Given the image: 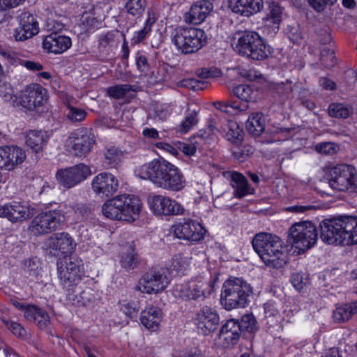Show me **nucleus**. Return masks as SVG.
Returning a JSON list of instances; mask_svg holds the SVG:
<instances>
[{"label": "nucleus", "mask_w": 357, "mask_h": 357, "mask_svg": "<svg viewBox=\"0 0 357 357\" xmlns=\"http://www.w3.org/2000/svg\"><path fill=\"white\" fill-rule=\"evenodd\" d=\"M238 320L231 319L222 325L219 333V339L225 347L234 346L238 342L241 335Z\"/></svg>", "instance_id": "23"}, {"label": "nucleus", "mask_w": 357, "mask_h": 357, "mask_svg": "<svg viewBox=\"0 0 357 357\" xmlns=\"http://www.w3.org/2000/svg\"><path fill=\"white\" fill-rule=\"evenodd\" d=\"M8 153H7V146H0V168L2 169L10 171L9 165H10L8 160Z\"/></svg>", "instance_id": "60"}, {"label": "nucleus", "mask_w": 357, "mask_h": 357, "mask_svg": "<svg viewBox=\"0 0 357 357\" xmlns=\"http://www.w3.org/2000/svg\"><path fill=\"white\" fill-rule=\"evenodd\" d=\"M234 49L239 54L253 60H263L268 56L266 44L255 31H245L240 35Z\"/></svg>", "instance_id": "7"}, {"label": "nucleus", "mask_w": 357, "mask_h": 357, "mask_svg": "<svg viewBox=\"0 0 357 357\" xmlns=\"http://www.w3.org/2000/svg\"><path fill=\"white\" fill-rule=\"evenodd\" d=\"M120 263L121 266L128 271L137 268L139 260L134 250L131 249L128 253L123 255Z\"/></svg>", "instance_id": "42"}, {"label": "nucleus", "mask_w": 357, "mask_h": 357, "mask_svg": "<svg viewBox=\"0 0 357 357\" xmlns=\"http://www.w3.org/2000/svg\"><path fill=\"white\" fill-rule=\"evenodd\" d=\"M141 208L142 203L137 197L123 195L105 203L102 211L109 219L132 222L138 218Z\"/></svg>", "instance_id": "3"}, {"label": "nucleus", "mask_w": 357, "mask_h": 357, "mask_svg": "<svg viewBox=\"0 0 357 357\" xmlns=\"http://www.w3.org/2000/svg\"><path fill=\"white\" fill-rule=\"evenodd\" d=\"M71 45L70 38L56 32L46 36L43 41V49L47 52L56 54L66 52L71 47Z\"/></svg>", "instance_id": "25"}, {"label": "nucleus", "mask_w": 357, "mask_h": 357, "mask_svg": "<svg viewBox=\"0 0 357 357\" xmlns=\"http://www.w3.org/2000/svg\"><path fill=\"white\" fill-rule=\"evenodd\" d=\"M252 293L251 286L242 278H230L222 285L220 303L227 310L245 307Z\"/></svg>", "instance_id": "4"}, {"label": "nucleus", "mask_w": 357, "mask_h": 357, "mask_svg": "<svg viewBox=\"0 0 357 357\" xmlns=\"http://www.w3.org/2000/svg\"><path fill=\"white\" fill-rule=\"evenodd\" d=\"M22 28V27L19 25V26L16 28L15 30L14 37L16 40L24 41L29 38H32L34 36L29 31H26L25 32V30Z\"/></svg>", "instance_id": "61"}, {"label": "nucleus", "mask_w": 357, "mask_h": 357, "mask_svg": "<svg viewBox=\"0 0 357 357\" xmlns=\"http://www.w3.org/2000/svg\"><path fill=\"white\" fill-rule=\"evenodd\" d=\"M47 90L38 84L26 86L18 97L19 104L29 111H37L47 102Z\"/></svg>", "instance_id": "12"}, {"label": "nucleus", "mask_w": 357, "mask_h": 357, "mask_svg": "<svg viewBox=\"0 0 357 357\" xmlns=\"http://www.w3.org/2000/svg\"><path fill=\"white\" fill-rule=\"evenodd\" d=\"M96 136L91 128H82L70 134L65 142L66 149L75 156H82L91 151Z\"/></svg>", "instance_id": "10"}, {"label": "nucleus", "mask_w": 357, "mask_h": 357, "mask_svg": "<svg viewBox=\"0 0 357 357\" xmlns=\"http://www.w3.org/2000/svg\"><path fill=\"white\" fill-rule=\"evenodd\" d=\"M25 142L28 147L31 149L34 152L40 151L49 139V135L45 130H29L25 136Z\"/></svg>", "instance_id": "30"}, {"label": "nucleus", "mask_w": 357, "mask_h": 357, "mask_svg": "<svg viewBox=\"0 0 357 357\" xmlns=\"http://www.w3.org/2000/svg\"><path fill=\"white\" fill-rule=\"evenodd\" d=\"M317 208V207L312 203L302 201L296 205L287 207L286 211L294 213H303Z\"/></svg>", "instance_id": "50"}, {"label": "nucleus", "mask_w": 357, "mask_h": 357, "mask_svg": "<svg viewBox=\"0 0 357 357\" xmlns=\"http://www.w3.org/2000/svg\"><path fill=\"white\" fill-rule=\"evenodd\" d=\"M220 318L215 310L203 307L195 315L194 324L199 333L207 335L215 331L219 324Z\"/></svg>", "instance_id": "18"}, {"label": "nucleus", "mask_w": 357, "mask_h": 357, "mask_svg": "<svg viewBox=\"0 0 357 357\" xmlns=\"http://www.w3.org/2000/svg\"><path fill=\"white\" fill-rule=\"evenodd\" d=\"M229 7L232 12L250 16L261 10L263 0H229Z\"/></svg>", "instance_id": "26"}, {"label": "nucleus", "mask_w": 357, "mask_h": 357, "mask_svg": "<svg viewBox=\"0 0 357 357\" xmlns=\"http://www.w3.org/2000/svg\"><path fill=\"white\" fill-rule=\"evenodd\" d=\"M136 176L142 179H149L156 187L178 192L185 185L182 172L169 161L163 159H154L145 163L135 170Z\"/></svg>", "instance_id": "1"}, {"label": "nucleus", "mask_w": 357, "mask_h": 357, "mask_svg": "<svg viewBox=\"0 0 357 357\" xmlns=\"http://www.w3.org/2000/svg\"><path fill=\"white\" fill-rule=\"evenodd\" d=\"M19 25L24 29L25 31H29L33 35H36L38 32V23L35 17L27 12L22 13L19 16Z\"/></svg>", "instance_id": "38"}, {"label": "nucleus", "mask_w": 357, "mask_h": 357, "mask_svg": "<svg viewBox=\"0 0 357 357\" xmlns=\"http://www.w3.org/2000/svg\"><path fill=\"white\" fill-rule=\"evenodd\" d=\"M169 283V280L164 273L151 270L140 278L135 289L148 294H158L165 290Z\"/></svg>", "instance_id": "14"}, {"label": "nucleus", "mask_w": 357, "mask_h": 357, "mask_svg": "<svg viewBox=\"0 0 357 357\" xmlns=\"http://www.w3.org/2000/svg\"><path fill=\"white\" fill-rule=\"evenodd\" d=\"M47 246L54 251V255L72 253L76 248V243L68 233H56L47 240Z\"/></svg>", "instance_id": "21"}, {"label": "nucleus", "mask_w": 357, "mask_h": 357, "mask_svg": "<svg viewBox=\"0 0 357 357\" xmlns=\"http://www.w3.org/2000/svg\"><path fill=\"white\" fill-rule=\"evenodd\" d=\"M84 269L82 260L76 256H70L57 264V273L63 287L69 292L81 280V273Z\"/></svg>", "instance_id": "9"}, {"label": "nucleus", "mask_w": 357, "mask_h": 357, "mask_svg": "<svg viewBox=\"0 0 357 357\" xmlns=\"http://www.w3.org/2000/svg\"><path fill=\"white\" fill-rule=\"evenodd\" d=\"M336 150V145L332 142H323L315 146V151L324 155H333Z\"/></svg>", "instance_id": "57"}, {"label": "nucleus", "mask_w": 357, "mask_h": 357, "mask_svg": "<svg viewBox=\"0 0 357 357\" xmlns=\"http://www.w3.org/2000/svg\"><path fill=\"white\" fill-rule=\"evenodd\" d=\"M252 245L267 266L278 269L287 264V254L282 240L278 236L267 232H259L253 237Z\"/></svg>", "instance_id": "2"}, {"label": "nucleus", "mask_w": 357, "mask_h": 357, "mask_svg": "<svg viewBox=\"0 0 357 357\" xmlns=\"http://www.w3.org/2000/svg\"><path fill=\"white\" fill-rule=\"evenodd\" d=\"M39 307L33 304H28L25 308L24 312V317L29 321H33L36 320V317L38 315Z\"/></svg>", "instance_id": "59"}, {"label": "nucleus", "mask_w": 357, "mask_h": 357, "mask_svg": "<svg viewBox=\"0 0 357 357\" xmlns=\"http://www.w3.org/2000/svg\"><path fill=\"white\" fill-rule=\"evenodd\" d=\"M91 174V169L87 165L79 163L58 170L56 178L63 187L69 189L84 181Z\"/></svg>", "instance_id": "13"}, {"label": "nucleus", "mask_w": 357, "mask_h": 357, "mask_svg": "<svg viewBox=\"0 0 357 357\" xmlns=\"http://www.w3.org/2000/svg\"><path fill=\"white\" fill-rule=\"evenodd\" d=\"M179 86L193 91H198L205 89L207 84L196 79H184L179 82Z\"/></svg>", "instance_id": "51"}, {"label": "nucleus", "mask_w": 357, "mask_h": 357, "mask_svg": "<svg viewBox=\"0 0 357 357\" xmlns=\"http://www.w3.org/2000/svg\"><path fill=\"white\" fill-rule=\"evenodd\" d=\"M101 24V20H98L93 15H83L82 25L85 31H91L98 29Z\"/></svg>", "instance_id": "49"}, {"label": "nucleus", "mask_w": 357, "mask_h": 357, "mask_svg": "<svg viewBox=\"0 0 357 357\" xmlns=\"http://www.w3.org/2000/svg\"><path fill=\"white\" fill-rule=\"evenodd\" d=\"M123 152L114 146L107 147L104 153V162L110 167H116L121 161Z\"/></svg>", "instance_id": "35"}, {"label": "nucleus", "mask_w": 357, "mask_h": 357, "mask_svg": "<svg viewBox=\"0 0 357 357\" xmlns=\"http://www.w3.org/2000/svg\"><path fill=\"white\" fill-rule=\"evenodd\" d=\"M275 90L283 98H289L293 91L291 82H287L286 83H278L275 86Z\"/></svg>", "instance_id": "55"}, {"label": "nucleus", "mask_w": 357, "mask_h": 357, "mask_svg": "<svg viewBox=\"0 0 357 357\" xmlns=\"http://www.w3.org/2000/svg\"><path fill=\"white\" fill-rule=\"evenodd\" d=\"M347 245L357 244V216L347 215Z\"/></svg>", "instance_id": "40"}, {"label": "nucleus", "mask_w": 357, "mask_h": 357, "mask_svg": "<svg viewBox=\"0 0 357 357\" xmlns=\"http://www.w3.org/2000/svg\"><path fill=\"white\" fill-rule=\"evenodd\" d=\"M331 117L347 119L353 113V108L343 103H331L328 109Z\"/></svg>", "instance_id": "37"}, {"label": "nucleus", "mask_w": 357, "mask_h": 357, "mask_svg": "<svg viewBox=\"0 0 357 357\" xmlns=\"http://www.w3.org/2000/svg\"><path fill=\"white\" fill-rule=\"evenodd\" d=\"M175 145L177 147V151H182L186 155L192 156L196 153V146L192 144L178 141Z\"/></svg>", "instance_id": "58"}, {"label": "nucleus", "mask_w": 357, "mask_h": 357, "mask_svg": "<svg viewBox=\"0 0 357 357\" xmlns=\"http://www.w3.org/2000/svg\"><path fill=\"white\" fill-rule=\"evenodd\" d=\"M282 8L275 1L269 3V13L266 16L264 29L267 34L273 37L278 31L282 20Z\"/></svg>", "instance_id": "28"}, {"label": "nucleus", "mask_w": 357, "mask_h": 357, "mask_svg": "<svg viewBox=\"0 0 357 357\" xmlns=\"http://www.w3.org/2000/svg\"><path fill=\"white\" fill-rule=\"evenodd\" d=\"M239 323L242 332L245 331L250 333H254L258 330L257 320L252 314H244Z\"/></svg>", "instance_id": "43"}, {"label": "nucleus", "mask_w": 357, "mask_h": 357, "mask_svg": "<svg viewBox=\"0 0 357 357\" xmlns=\"http://www.w3.org/2000/svg\"><path fill=\"white\" fill-rule=\"evenodd\" d=\"M71 208L78 216L82 218L84 217L89 211V208L83 204H75L71 206Z\"/></svg>", "instance_id": "64"}, {"label": "nucleus", "mask_w": 357, "mask_h": 357, "mask_svg": "<svg viewBox=\"0 0 357 357\" xmlns=\"http://www.w3.org/2000/svg\"><path fill=\"white\" fill-rule=\"evenodd\" d=\"M210 283H204L202 281L190 282L188 284H177L175 291L179 293V296L185 299H197L205 297L210 294Z\"/></svg>", "instance_id": "22"}, {"label": "nucleus", "mask_w": 357, "mask_h": 357, "mask_svg": "<svg viewBox=\"0 0 357 357\" xmlns=\"http://www.w3.org/2000/svg\"><path fill=\"white\" fill-rule=\"evenodd\" d=\"M356 314L353 303L337 307L333 312V317L335 321L344 322Z\"/></svg>", "instance_id": "39"}, {"label": "nucleus", "mask_w": 357, "mask_h": 357, "mask_svg": "<svg viewBox=\"0 0 357 357\" xmlns=\"http://www.w3.org/2000/svg\"><path fill=\"white\" fill-rule=\"evenodd\" d=\"M248 132L255 137H259L265 129V118L262 113H252L245 123Z\"/></svg>", "instance_id": "31"}, {"label": "nucleus", "mask_w": 357, "mask_h": 357, "mask_svg": "<svg viewBox=\"0 0 357 357\" xmlns=\"http://www.w3.org/2000/svg\"><path fill=\"white\" fill-rule=\"evenodd\" d=\"M213 8V5L210 1H197L191 6L190 10L185 15V20L192 24H199L205 20Z\"/></svg>", "instance_id": "24"}, {"label": "nucleus", "mask_w": 357, "mask_h": 357, "mask_svg": "<svg viewBox=\"0 0 357 357\" xmlns=\"http://www.w3.org/2000/svg\"><path fill=\"white\" fill-rule=\"evenodd\" d=\"M136 65L137 66V68L143 73L147 72L149 68L146 57L144 55H139L137 56Z\"/></svg>", "instance_id": "63"}, {"label": "nucleus", "mask_w": 357, "mask_h": 357, "mask_svg": "<svg viewBox=\"0 0 357 357\" xmlns=\"http://www.w3.org/2000/svg\"><path fill=\"white\" fill-rule=\"evenodd\" d=\"M232 155L239 162H243L247 160L250 153L248 150H243L237 147L232 151Z\"/></svg>", "instance_id": "62"}, {"label": "nucleus", "mask_w": 357, "mask_h": 357, "mask_svg": "<svg viewBox=\"0 0 357 357\" xmlns=\"http://www.w3.org/2000/svg\"><path fill=\"white\" fill-rule=\"evenodd\" d=\"M61 211L51 210L37 215L31 222L29 230L36 236L51 233L64 222Z\"/></svg>", "instance_id": "11"}, {"label": "nucleus", "mask_w": 357, "mask_h": 357, "mask_svg": "<svg viewBox=\"0 0 357 357\" xmlns=\"http://www.w3.org/2000/svg\"><path fill=\"white\" fill-rule=\"evenodd\" d=\"M353 168L346 165H338L330 171L328 183L330 186L336 190L346 191L354 190L355 178Z\"/></svg>", "instance_id": "15"}, {"label": "nucleus", "mask_w": 357, "mask_h": 357, "mask_svg": "<svg viewBox=\"0 0 357 357\" xmlns=\"http://www.w3.org/2000/svg\"><path fill=\"white\" fill-rule=\"evenodd\" d=\"M206 230L197 221L188 220L174 227V234L179 239L197 242L204 238Z\"/></svg>", "instance_id": "20"}, {"label": "nucleus", "mask_w": 357, "mask_h": 357, "mask_svg": "<svg viewBox=\"0 0 357 357\" xmlns=\"http://www.w3.org/2000/svg\"><path fill=\"white\" fill-rule=\"evenodd\" d=\"M139 89V86L136 84H118L108 88L107 93L115 99H121L130 92H137Z\"/></svg>", "instance_id": "36"}, {"label": "nucleus", "mask_w": 357, "mask_h": 357, "mask_svg": "<svg viewBox=\"0 0 357 357\" xmlns=\"http://www.w3.org/2000/svg\"><path fill=\"white\" fill-rule=\"evenodd\" d=\"M91 188L95 194L103 197L113 195L119 188L117 178L111 173L102 172L96 175L91 181Z\"/></svg>", "instance_id": "19"}, {"label": "nucleus", "mask_w": 357, "mask_h": 357, "mask_svg": "<svg viewBox=\"0 0 357 357\" xmlns=\"http://www.w3.org/2000/svg\"><path fill=\"white\" fill-rule=\"evenodd\" d=\"M224 175L227 178H230V183L234 189V195L236 197L241 199L254 193L255 190L249 185L248 180L242 174L237 172H226Z\"/></svg>", "instance_id": "27"}, {"label": "nucleus", "mask_w": 357, "mask_h": 357, "mask_svg": "<svg viewBox=\"0 0 357 357\" xmlns=\"http://www.w3.org/2000/svg\"><path fill=\"white\" fill-rule=\"evenodd\" d=\"M197 113L195 110L190 111L186 115L185 120L181 123L179 132L181 133L188 132L195 125L197 124Z\"/></svg>", "instance_id": "46"}, {"label": "nucleus", "mask_w": 357, "mask_h": 357, "mask_svg": "<svg viewBox=\"0 0 357 357\" xmlns=\"http://www.w3.org/2000/svg\"><path fill=\"white\" fill-rule=\"evenodd\" d=\"M148 203L155 215H178L184 212L181 204L166 196L153 195L148 199Z\"/></svg>", "instance_id": "16"}, {"label": "nucleus", "mask_w": 357, "mask_h": 357, "mask_svg": "<svg viewBox=\"0 0 357 357\" xmlns=\"http://www.w3.org/2000/svg\"><path fill=\"white\" fill-rule=\"evenodd\" d=\"M146 0H128L126 4L127 12L132 16H139L145 10Z\"/></svg>", "instance_id": "41"}, {"label": "nucleus", "mask_w": 357, "mask_h": 357, "mask_svg": "<svg viewBox=\"0 0 357 357\" xmlns=\"http://www.w3.org/2000/svg\"><path fill=\"white\" fill-rule=\"evenodd\" d=\"M7 153L9 165V169L13 170L15 167L21 164L26 159L25 151L17 146H7Z\"/></svg>", "instance_id": "34"}, {"label": "nucleus", "mask_w": 357, "mask_h": 357, "mask_svg": "<svg viewBox=\"0 0 357 357\" xmlns=\"http://www.w3.org/2000/svg\"><path fill=\"white\" fill-rule=\"evenodd\" d=\"M216 109L229 115H234L239 111V106L236 102L229 101H217L213 103Z\"/></svg>", "instance_id": "47"}, {"label": "nucleus", "mask_w": 357, "mask_h": 357, "mask_svg": "<svg viewBox=\"0 0 357 357\" xmlns=\"http://www.w3.org/2000/svg\"><path fill=\"white\" fill-rule=\"evenodd\" d=\"M7 328L12 331V333L19 337H24L26 335V331L24 328L19 323L13 321H4Z\"/></svg>", "instance_id": "56"}, {"label": "nucleus", "mask_w": 357, "mask_h": 357, "mask_svg": "<svg viewBox=\"0 0 357 357\" xmlns=\"http://www.w3.org/2000/svg\"><path fill=\"white\" fill-rule=\"evenodd\" d=\"M318 239L316 225L310 221L294 224L289 232L287 241L293 247L304 252L312 248Z\"/></svg>", "instance_id": "6"}, {"label": "nucleus", "mask_w": 357, "mask_h": 357, "mask_svg": "<svg viewBox=\"0 0 357 357\" xmlns=\"http://www.w3.org/2000/svg\"><path fill=\"white\" fill-rule=\"evenodd\" d=\"M234 95L245 102H256L259 98V91L254 85L239 84L233 88Z\"/></svg>", "instance_id": "32"}, {"label": "nucleus", "mask_w": 357, "mask_h": 357, "mask_svg": "<svg viewBox=\"0 0 357 357\" xmlns=\"http://www.w3.org/2000/svg\"><path fill=\"white\" fill-rule=\"evenodd\" d=\"M320 61L321 64L326 68H331L335 64L334 52L328 47L322 49L320 54Z\"/></svg>", "instance_id": "52"}, {"label": "nucleus", "mask_w": 357, "mask_h": 357, "mask_svg": "<svg viewBox=\"0 0 357 357\" xmlns=\"http://www.w3.org/2000/svg\"><path fill=\"white\" fill-rule=\"evenodd\" d=\"M96 300V294L94 291L90 288L86 287L79 293V298L75 301L73 299L74 303L77 302V304L82 305H86L93 303Z\"/></svg>", "instance_id": "48"}, {"label": "nucleus", "mask_w": 357, "mask_h": 357, "mask_svg": "<svg viewBox=\"0 0 357 357\" xmlns=\"http://www.w3.org/2000/svg\"><path fill=\"white\" fill-rule=\"evenodd\" d=\"M291 282L298 291L303 289L309 282L308 278L301 273H294L291 276Z\"/></svg>", "instance_id": "53"}, {"label": "nucleus", "mask_w": 357, "mask_h": 357, "mask_svg": "<svg viewBox=\"0 0 357 357\" xmlns=\"http://www.w3.org/2000/svg\"><path fill=\"white\" fill-rule=\"evenodd\" d=\"M347 215L324 219L319 223L320 238L330 245H347Z\"/></svg>", "instance_id": "8"}, {"label": "nucleus", "mask_w": 357, "mask_h": 357, "mask_svg": "<svg viewBox=\"0 0 357 357\" xmlns=\"http://www.w3.org/2000/svg\"><path fill=\"white\" fill-rule=\"evenodd\" d=\"M188 267L187 258L182 255H174L172 259L170 271H175L176 273H182Z\"/></svg>", "instance_id": "44"}, {"label": "nucleus", "mask_w": 357, "mask_h": 357, "mask_svg": "<svg viewBox=\"0 0 357 357\" xmlns=\"http://www.w3.org/2000/svg\"><path fill=\"white\" fill-rule=\"evenodd\" d=\"M172 41L178 51L189 54L197 52L206 44V36L202 29L179 26L172 32Z\"/></svg>", "instance_id": "5"}, {"label": "nucleus", "mask_w": 357, "mask_h": 357, "mask_svg": "<svg viewBox=\"0 0 357 357\" xmlns=\"http://www.w3.org/2000/svg\"><path fill=\"white\" fill-rule=\"evenodd\" d=\"M38 313L36 320H33L32 322L34 323L39 328L44 329L47 328L50 323V316L45 310L40 307Z\"/></svg>", "instance_id": "54"}, {"label": "nucleus", "mask_w": 357, "mask_h": 357, "mask_svg": "<svg viewBox=\"0 0 357 357\" xmlns=\"http://www.w3.org/2000/svg\"><path fill=\"white\" fill-rule=\"evenodd\" d=\"M221 128L225 132L227 139L232 143L238 144L243 140V130L237 122L228 120L221 126Z\"/></svg>", "instance_id": "33"}, {"label": "nucleus", "mask_w": 357, "mask_h": 357, "mask_svg": "<svg viewBox=\"0 0 357 357\" xmlns=\"http://www.w3.org/2000/svg\"><path fill=\"white\" fill-rule=\"evenodd\" d=\"M162 318V310L158 307L151 305L142 312L140 320L147 329L155 331L159 328Z\"/></svg>", "instance_id": "29"}, {"label": "nucleus", "mask_w": 357, "mask_h": 357, "mask_svg": "<svg viewBox=\"0 0 357 357\" xmlns=\"http://www.w3.org/2000/svg\"><path fill=\"white\" fill-rule=\"evenodd\" d=\"M67 107L68 112L66 114V118L70 122H81L85 119L86 116V112H85V110L71 106L70 105H68Z\"/></svg>", "instance_id": "45"}, {"label": "nucleus", "mask_w": 357, "mask_h": 357, "mask_svg": "<svg viewBox=\"0 0 357 357\" xmlns=\"http://www.w3.org/2000/svg\"><path fill=\"white\" fill-rule=\"evenodd\" d=\"M35 208L29 204L13 202L0 205V217L6 218L12 222H22L32 217Z\"/></svg>", "instance_id": "17"}]
</instances>
